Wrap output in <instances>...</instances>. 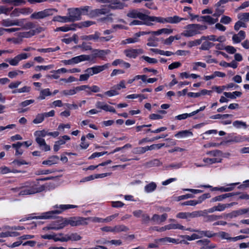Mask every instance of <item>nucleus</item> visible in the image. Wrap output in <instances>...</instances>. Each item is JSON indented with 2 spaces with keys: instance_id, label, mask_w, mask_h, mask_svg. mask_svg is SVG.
<instances>
[{
  "instance_id": "f257e3e1",
  "label": "nucleus",
  "mask_w": 249,
  "mask_h": 249,
  "mask_svg": "<svg viewBox=\"0 0 249 249\" xmlns=\"http://www.w3.org/2000/svg\"><path fill=\"white\" fill-rule=\"evenodd\" d=\"M207 28L206 25H201L197 24H189L186 27L187 30L182 35L186 37L193 36L196 35L200 34L199 30H204Z\"/></svg>"
},
{
  "instance_id": "f03ea898",
  "label": "nucleus",
  "mask_w": 249,
  "mask_h": 249,
  "mask_svg": "<svg viewBox=\"0 0 249 249\" xmlns=\"http://www.w3.org/2000/svg\"><path fill=\"white\" fill-rule=\"evenodd\" d=\"M149 18L153 21H157L161 23H169L171 24H176L179 22L181 20H186V18H180L178 16H175L173 17H169L166 18L162 17H157L154 16H149Z\"/></svg>"
},
{
  "instance_id": "7ed1b4c3",
  "label": "nucleus",
  "mask_w": 249,
  "mask_h": 249,
  "mask_svg": "<svg viewBox=\"0 0 249 249\" xmlns=\"http://www.w3.org/2000/svg\"><path fill=\"white\" fill-rule=\"evenodd\" d=\"M56 12H57V10L55 9H46L43 11L33 13L30 16V18L31 19L39 20L53 15L54 13Z\"/></svg>"
},
{
  "instance_id": "20e7f679",
  "label": "nucleus",
  "mask_w": 249,
  "mask_h": 249,
  "mask_svg": "<svg viewBox=\"0 0 249 249\" xmlns=\"http://www.w3.org/2000/svg\"><path fill=\"white\" fill-rule=\"evenodd\" d=\"M92 53L91 54L89 55L90 58L89 61L94 63L96 58L99 57L103 59L106 55L110 53V51L109 50L94 49L92 50Z\"/></svg>"
},
{
  "instance_id": "39448f33",
  "label": "nucleus",
  "mask_w": 249,
  "mask_h": 249,
  "mask_svg": "<svg viewBox=\"0 0 249 249\" xmlns=\"http://www.w3.org/2000/svg\"><path fill=\"white\" fill-rule=\"evenodd\" d=\"M87 219L82 217H73L70 218L69 219H67V224H70L71 226H78L80 225H87Z\"/></svg>"
},
{
  "instance_id": "423d86ee",
  "label": "nucleus",
  "mask_w": 249,
  "mask_h": 249,
  "mask_svg": "<svg viewBox=\"0 0 249 249\" xmlns=\"http://www.w3.org/2000/svg\"><path fill=\"white\" fill-rule=\"evenodd\" d=\"M61 211L54 210L45 213H43L42 215L34 216V217H29L25 219H22L20 220L21 221H25L27 220L32 219H50L53 218V215L55 214H59Z\"/></svg>"
},
{
  "instance_id": "0eeeda50",
  "label": "nucleus",
  "mask_w": 249,
  "mask_h": 249,
  "mask_svg": "<svg viewBox=\"0 0 249 249\" xmlns=\"http://www.w3.org/2000/svg\"><path fill=\"white\" fill-rule=\"evenodd\" d=\"M68 11V17L70 22H74L81 19V17L80 16L78 8L69 9Z\"/></svg>"
},
{
  "instance_id": "6e6552de",
  "label": "nucleus",
  "mask_w": 249,
  "mask_h": 249,
  "mask_svg": "<svg viewBox=\"0 0 249 249\" xmlns=\"http://www.w3.org/2000/svg\"><path fill=\"white\" fill-rule=\"evenodd\" d=\"M127 16L129 18H138L141 20L145 19H146L145 18H149V16L140 12L135 9H133L132 10L129 11L127 14Z\"/></svg>"
},
{
  "instance_id": "1a4fd4ad",
  "label": "nucleus",
  "mask_w": 249,
  "mask_h": 249,
  "mask_svg": "<svg viewBox=\"0 0 249 249\" xmlns=\"http://www.w3.org/2000/svg\"><path fill=\"white\" fill-rule=\"evenodd\" d=\"M24 21V19H16L14 20H11L10 19H5L2 20V25L5 27H9L13 25H17L20 26L23 25Z\"/></svg>"
},
{
  "instance_id": "9d476101",
  "label": "nucleus",
  "mask_w": 249,
  "mask_h": 249,
  "mask_svg": "<svg viewBox=\"0 0 249 249\" xmlns=\"http://www.w3.org/2000/svg\"><path fill=\"white\" fill-rule=\"evenodd\" d=\"M109 12V10L107 8L95 9L89 11V16L90 18L96 17L101 15H106Z\"/></svg>"
},
{
  "instance_id": "9b49d317",
  "label": "nucleus",
  "mask_w": 249,
  "mask_h": 249,
  "mask_svg": "<svg viewBox=\"0 0 249 249\" xmlns=\"http://www.w3.org/2000/svg\"><path fill=\"white\" fill-rule=\"evenodd\" d=\"M33 12V10L30 8H16L11 13V17H18L20 14H28Z\"/></svg>"
},
{
  "instance_id": "f8f14e48",
  "label": "nucleus",
  "mask_w": 249,
  "mask_h": 249,
  "mask_svg": "<svg viewBox=\"0 0 249 249\" xmlns=\"http://www.w3.org/2000/svg\"><path fill=\"white\" fill-rule=\"evenodd\" d=\"M143 53L142 49H127L124 51V53L126 56L129 58H135L139 54H142Z\"/></svg>"
},
{
  "instance_id": "ddd939ff",
  "label": "nucleus",
  "mask_w": 249,
  "mask_h": 249,
  "mask_svg": "<svg viewBox=\"0 0 249 249\" xmlns=\"http://www.w3.org/2000/svg\"><path fill=\"white\" fill-rule=\"evenodd\" d=\"M240 192H236V193H231L223 194V195H220V196H215V197L213 198L211 200V201L216 202V201H222V200H223L226 198H228V197H229L231 196H234L238 195H240Z\"/></svg>"
},
{
  "instance_id": "4468645a",
  "label": "nucleus",
  "mask_w": 249,
  "mask_h": 249,
  "mask_svg": "<svg viewBox=\"0 0 249 249\" xmlns=\"http://www.w3.org/2000/svg\"><path fill=\"white\" fill-rule=\"evenodd\" d=\"M59 218L60 220H59L58 221L61 222L60 224L55 225L54 223V226L49 227L48 229L49 230H59L64 228L65 226L68 225L66 219H63L62 217H60Z\"/></svg>"
},
{
  "instance_id": "2eb2a0df",
  "label": "nucleus",
  "mask_w": 249,
  "mask_h": 249,
  "mask_svg": "<svg viewBox=\"0 0 249 249\" xmlns=\"http://www.w3.org/2000/svg\"><path fill=\"white\" fill-rule=\"evenodd\" d=\"M248 213L247 208L239 209L233 211L228 214V216L231 218L236 217L239 215H243Z\"/></svg>"
},
{
  "instance_id": "dca6fc26",
  "label": "nucleus",
  "mask_w": 249,
  "mask_h": 249,
  "mask_svg": "<svg viewBox=\"0 0 249 249\" xmlns=\"http://www.w3.org/2000/svg\"><path fill=\"white\" fill-rule=\"evenodd\" d=\"M161 164L162 162L158 159H154L144 163L143 166L146 168H149L155 166H159Z\"/></svg>"
},
{
  "instance_id": "f3484780",
  "label": "nucleus",
  "mask_w": 249,
  "mask_h": 249,
  "mask_svg": "<svg viewBox=\"0 0 249 249\" xmlns=\"http://www.w3.org/2000/svg\"><path fill=\"white\" fill-rule=\"evenodd\" d=\"M72 58L74 64H77L84 61H89L90 59L89 55L85 54L77 56L72 57Z\"/></svg>"
},
{
  "instance_id": "a211bd4d",
  "label": "nucleus",
  "mask_w": 249,
  "mask_h": 249,
  "mask_svg": "<svg viewBox=\"0 0 249 249\" xmlns=\"http://www.w3.org/2000/svg\"><path fill=\"white\" fill-rule=\"evenodd\" d=\"M77 24L73 23L71 24L70 26H65L63 27H60L55 29V32L62 31V32H68L70 30H74L75 28L77 27Z\"/></svg>"
},
{
  "instance_id": "6ab92c4d",
  "label": "nucleus",
  "mask_w": 249,
  "mask_h": 249,
  "mask_svg": "<svg viewBox=\"0 0 249 249\" xmlns=\"http://www.w3.org/2000/svg\"><path fill=\"white\" fill-rule=\"evenodd\" d=\"M65 236L66 242L69 240L77 241L82 239V237L76 232L72 233L70 235L66 234Z\"/></svg>"
},
{
  "instance_id": "aec40b11",
  "label": "nucleus",
  "mask_w": 249,
  "mask_h": 249,
  "mask_svg": "<svg viewBox=\"0 0 249 249\" xmlns=\"http://www.w3.org/2000/svg\"><path fill=\"white\" fill-rule=\"evenodd\" d=\"M167 217V214L166 213H164L160 216L159 215L155 214L153 215L152 217L151 220L154 222H164Z\"/></svg>"
},
{
  "instance_id": "412c9836",
  "label": "nucleus",
  "mask_w": 249,
  "mask_h": 249,
  "mask_svg": "<svg viewBox=\"0 0 249 249\" xmlns=\"http://www.w3.org/2000/svg\"><path fill=\"white\" fill-rule=\"evenodd\" d=\"M59 160V157L57 156H52L49 157V159L46 160H44L42 162L43 164L52 165L53 164H56Z\"/></svg>"
},
{
  "instance_id": "4be33fe9",
  "label": "nucleus",
  "mask_w": 249,
  "mask_h": 249,
  "mask_svg": "<svg viewBox=\"0 0 249 249\" xmlns=\"http://www.w3.org/2000/svg\"><path fill=\"white\" fill-rule=\"evenodd\" d=\"M173 29L168 28H162L157 31H153L152 33V35L159 36L162 34L169 35L173 33Z\"/></svg>"
},
{
  "instance_id": "5701e85b",
  "label": "nucleus",
  "mask_w": 249,
  "mask_h": 249,
  "mask_svg": "<svg viewBox=\"0 0 249 249\" xmlns=\"http://www.w3.org/2000/svg\"><path fill=\"white\" fill-rule=\"evenodd\" d=\"M109 64H106L102 66H96L93 67H92V73L95 74H97L105 69H107L108 68Z\"/></svg>"
},
{
  "instance_id": "b1692460",
  "label": "nucleus",
  "mask_w": 249,
  "mask_h": 249,
  "mask_svg": "<svg viewBox=\"0 0 249 249\" xmlns=\"http://www.w3.org/2000/svg\"><path fill=\"white\" fill-rule=\"evenodd\" d=\"M193 133L190 130H185L183 131H180L178 132L177 134L175 135V137L176 138H184L189 136H192Z\"/></svg>"
},
{
  "instance_id": "393cba45",
  "label": "nucleus",
  "mask_w": 249,
  "mask_h": 249,
  "mask_svg": "<svg viewBox=\"0 0 249 249\" xmlns=\"http://www.w3.org/2000/svg\"><path fill=\"white\" fill-rule=\"evenodd\" d=\"M38 192V191L36 188H30V189H26L23 190H21L19 193V195L20 196H24L27 195H32Z\"/></svg>"
},
{
  "instance_id": "a878e982",
  "label": "nucleus",
  "mask_w": 249,
  "mask_h": 249,
  "mask_svg": "<svg viewBox=\"0 0 249 249\" xmlns=\"http://www.w3.org/2000/svg\"><path fill=\"white\" fill-rule=\"evenodd\" d=\"M223 94L227 98L233 99H235L236 97H240L242 93L240 91H235L233 92H224Z\"/></svg>"
},
{
  "instance_id": "bb28decb",
  "label": "nucleus",
  "mask_w": 249,
  "mask_h": 249,
  "mask_svg": "<svg viewBox=\"0 0 249 249\" xmlns=\"http://www.w3.org/2000/svg\"><path fill=\"white\" fill-rule=\"evenodd\" d=\"M52 94L49 89H42L40 92V95L37 97L38 100H44L46 96H50Z\"/></svg>"
},
{
  "instance_id": "cd10ccee",
  "label": "nucleus",
  "mask_w": 249,
  "mask_h": 249,
  "mask_svg": "<svg viewBox=\"0 0 249 249\" xmlns=\"http://www.w3.org/2000/svg\"><path fill=\"white\" fill-rule=\"evenodd\" d=\"M99 35H100V34L99 32H96L94 35H91L89 36H82V39L87 40H90L93 39L96 41L99 38Z\"/></svg>"
},
{
  "instance_id": "c85d7f7f",
  "label": "nucleus",
  "mask_w": 249,
  "mask_h": 249,
  "mask_svg": "<svg viewBox=\"0 0 249 249\" xmlns=\"http://www.w3.org/2000/svg\"><path fill=\"white\" fill-rule=\"evenodd\" d=\"M156 188L157 184L155 182H152L144 187V190L147 193H151L155 191Z\"/></svg>"
},
{
  "instance_id": "c756f323",
  "label": "nucleus",
  "mask_w": 249,
  "mask_h": 249,
  "mask_svg": "<svg viewBox=\"0 0 249 249\" xmlns=\"http://www.w3.org/2000/svg\"><path fill=\"white\" fill-rule=\"evenodd\" d=\"M208 213H206V215H203V217H204L205 218V221L206 222H211V221H215L216 220H218L220 218H221V216L219 215H216L214 214L212 215H208Z\"/></svg>"
},
{
  "instance_id": "7c9ffc66",
  "label": "nucleus",
  "mask_w": 249,
  "mask_h": 249,
  "mask_svg": "<svg viewBox=\"0 0 249 249\" xmlns=\"http://www.w3.org/2000/svg\"><path fill=\"white\" fill-rule=\"evenodd\" d=\"M53 21H58L60 22H69V20L68 16H56L53 18Z\"/></svg>"
},
{
  "instance_id": "2f4dec72",
  "label": "nucleus",
  "mask_w": 249,
  "mask_h": 249,
  "mask_svg": "<svg viewBox=\"0 0 249 249\" xmlns=\"http://www.w3.org/2000/svg\"><path fill=\"white\" fill-rule=\"evenodd\" d=\"M206 213L203 211H194L192 213H189V218H194L199 216H203Z\"/></svg>"
},
{
  "instance_id": "473e14b6",
  "label": "nucleus",
  "mask_w": 249,
  "mask_h": 249,
  "mask_svg": "<svg viewBox=\"0 0 249 249\" xmlns=\"http://www.w3.org/2000/svg\"><path fill=\"white\" fill-rule=\"evenodd\" d=\"M165 229H167V230L171 229H180V230H185L184 227L178 224H170L165 226Z\"/></svg>"
},
{
  "instance_id": "72a5a7b5",
  "label": "nucleus",
  "mask_w": 249,
  "mask_h": 249,
  "mask_svg": "<svg viewBox=\"0 0 249 249\" xmlns=\"http://www.w3.org/2000/svg\"><path fill=\"white\" fill-rule=\"evenodd\" d=\"M198 232L200 234L199 236H202V237L203 236H206V237H207L209 238H211V237L215 236L216 235V233H212V231H199V232Z\"/></svg>"
},
{
  "instance_id": "f704fd0d",
  "label": "nucleus",
  "mask_w": 249,
  "mask_h": 249,
  "mask_svg": "<svg viewBox=\"0 0 249 249\" xmlns=\"http://www.w3.org/2000/svg\"><path fill=\"white\" fill-rule=\"evenodd\" d=\"M94 24H95V22L92 21L88 20V21H85L82 22L79 24H77V27H78V28H82V27H89V26H90L92 25H93Z\"/></svg>"
},
{
  "instance_id": "c9c22d12",
  "label": "nucleus",
  "mask_w": 249,
  "mask_h": 249,
  "mask_svg": "<svg viewBox=\"0 0 249 249\" xmlns=\"http://www.w3.org/2000/svg\"><path fill=\"white\" fill-rule=\"evenodd\" d=\"M182 238H185L189 241L193 240L195 239H197L202 237V236H199L198 234L194 233L191 236L185 235L181 236Z\"/></svg>"
},
{
  "instance_id": "e433bc0d",
  "label": "nucleus",
  "mask_w": 249,
  "mask_h": 249,
  "mask_svg": "<svg viewBox=\"0 0 249 249\" xmlns=\"http://www.w3.org/2000/svg\"><path fill=\"white\" fill-rule=\"evenodd\" d=\"M238 18L244 22H247L249 20V13H244L239 14Z\"/></svg>"
},
{
  "instance_id": "4c0bfd02",
  "label": "nucleus",
  "mask_w": 249,
  "mask_h": 249,
  "mask_svg": "<svg viewBox=\"0 0 249 249\" xmlns=\"http://www.w3.org/2000/svg\"><path fill=\"white\" fill-rule=\"evenodd\" d=\"M114 231L121 232V231H128L129 229L124 225H119L116 226L114 228Z\"/></svg>"
},
{
  "instance_id": "58836bf2",
  "label": "nucleus",
  "mask_w": 249,
  "mask_h": 249,
  "mask_svg": "<svg viewBox=\"0 0 249 249\" xmlns=\"http://www.w3.org/2000/svg\"><path fill=\"white\" fill-rule=\"evenodd\" d=\"M108 7L112 10L122 9L124 6V4L122 2L118 3L116 4L108 5Z\"/></svg>"
},
{
  "instance_id": "ea45409f",
  "label": "nucleus",
  "mask_w": 249,
  "mask_h": 249,
  "mask_svg": "<svg viewBox=\"0 0 249 249\" xmlns=\"http://www.w3.org/2000/svg\"><path fill=\"white\" fill-rule=\"evenodd\" d=\"M47 135V131L45 130L36 131L35 133V136L36 137L43 138Z\"/></svg>"
},
{
  "instance_id": "a19ab883",
  "label": "nucleus",
  "mask_w": 249,
  "mask_h": 249,
  "mask_svg": "<svg viewBox=\"0 0 249 249\" xmlns=\"http://www.w3.org/2000/svg\"><path fill=\"white\" fill-rule=\"evenodd\" d=\"M30 90V87L27 86H24L22 88L14 90L12 91L13 93H16L17 92L22 93V92H29Z\"/></svg>"
},
{
  "instance_id": "79ce46f5",
  "label": "nucleus",
  "mask_w": 249,
  "mask_h": 249,
  "mask_svg": "<svg viewBox=\"0 0 249 249\" xmlns=\"http://www.w3.org/2000/svg\"><path fill=\"white\" fill-rule=\"evenodd\" d=\"M210 197L211 196L209 193H206L198 197V199L196 200V202H197V204H199L206 198H210Z\"/></svg>"
},
{
  "instance_id": "37998d69",
  "label": "nucleus",
  "mask_w": 249,
  "mask_h": 249,
  "mask_svg": "<svg viewBox=\"0 0 249 249\" xmlns=\"http://www.w3.org/2000/svg\"><path fill=\"white\" fill-rule=\"evenodd\" d=\"M44 119V116L43 113L38 114L36 115V118L33 120L34 124H37L41 123Z\"/></svg>"
},
{
  "instance_id": "c03bdc74",
  "label": "nucleus",
  "mask_w": 249,
  "mask_h": 249,
  "mask_svg": "<svg viewBox=\"0 0 249 249\" xmlns=\"http://www.w3.org/2000/svg\"><path fill=\"white\" fill-rule=\"evenodd\" d=\"M247 27L246 24L241 20L238 21L234 25V30L238 31L239 30L240 27L246 28Z\"/></svg>"
},
{
  "instance_id": "a18cd8bd",
  "label": "nucleus",
  "mask_w": 249,
  "mask_h": 249,
  "mask_svg": "<svg viewBox=\"0 0 249 249\" xmlns=\"http://www.w3.org/2000/svg\"><path fill=\"white\" fill-rule=\"evenodd\" d=\"M35 35L34 31H32V30H30L29 32H25L20 33V36L21 37H26L28 38L31 37Z\"/></svg>"
},
{
  "instance_id": "49530a36",
  "label": "nucleus",
  "mask_w": 249,
  "mask_h": 249,
  "mask_svg": "<svg viewBox=\"0 0 249 249\" xmlns=\"http://www.w3.org/2000/svg\"><path fill=\"white\" fill-rule=\"evenodd\" d=\"M79 10V13H80V16H81V15H89L88 12L89 11V9L90 8L89 6H86L82 8H78Z\"/></svg>"
},
{
  "instance_id": "de8ad7c7",
  "label": "nucleus",
  "mask_w": 249,
  "mask_h": 249,
  "mask_svg": "<svg viewBox=\"0 0 249 249\" xmlns=\"http://www.w3.org/2000/svg\"><path fill=\"white\" fill-rule=\"evenodd\" d=\"M182 165L181 163H173L168 165L165 166L164 167L165 170H168L170 168L178 169L180 168Z\"/></svg>"
},
{
  "instance_id": "09e8293b",
  "label": "nucleus",
  "mask_w": 249,
  "mask_h": 249,
  "mask_svg": "<svg viewBox=\"0 0 249 249\" xmlns=\"http://www.w3.org/2000/svg\"><path fill=\"white\" fill-rule=\"evenodd\" d=\"M23 29H30L34 28L36 27L35 24L32 22H28L25 24L23 23L22 26H21Z\"/></svg>"
},
{
  "instance_id": "8fccbe9b",
  "label": "nucleus",
  "mask_w": 249,
  "mask_h": 249,
  "mask_svg": "<svg viewBox=\"0 0 249 249\" xmlns=\"http://www.w3.org/2000/svg\"><path fill=\"white\" fill-rule=\"evenodd\" d=\"M164 145V143L153 144L150 146H147L148 150H152L155 149H160Z\"/></svg>"
},
{
  "instance_id": "3c124183",
  "label": "nucleus",
  "mask_w": 249,
  "mask_h": 249,
  "mask_svg": "<svg viewBox=\"0 0 249 249\" xmlns=\"http://www.w3.org/2000/svg\"><path fill=\"white\" fill-rule=\"evenodd\" d=\"M103 243L104 244L110 243L112 245H120L122 244V242L121 240H112L110 241L105 240L103 242Z\"/></svg>"
},
{
  "instance_id": "603ef678",
  "label": "nucleus",
  "mask_w": 249,
  "mask_h": 249,
  "mask_svg": "<svg viewBox=\"0 0 249 249\" xmlns=\"http://www.w3.org/2000/svg\"><path fill=\"white\" fill-rule=\"evenodd\" d=\"M53 66L52 65H48V66H37L36 67L35 70L36 71H40L41 70H50V69L53 68Z\"/></svg>"
},
{
  "instance_id": "864d4df0",
  "label": "nucleus",
  "mask_w": 249,
  "mask_h": 249,
  "mask_svg": "<svg viewBox=\"0 0 249 249\" xmlns=\"http://www.w3.org/2000/svg\"><path fill=\"white\" fill-rule=\"evenodd\" d=\"M6 61V62H8L12 66H17L19 62V60L17 56L13 59H7Z\"/></svg>"
},
{
  "instance_id": "5fc2aeb1",
  "label": "nucleus",
  "mask_w": 249,
  "mask_h": 249,
  "mask_svg": "<svg viewBox=\"0 0 249 249\" xmlns=\"http://www.w3.org/2000/svg\"><path fill=\"white\" fill-rule=\"evenodd\" d=\"M142 58L149 63L156 64L158 62V61L156 59L152 58L148 56L143 55L142 56Z\"/></svg>"
},
{
  "instance_id": "6e6d98bb",
  "label": "nucleus",
  "mask_w": 249,
  "mask_h": 249,
  "mask_svg": "<svg viewBox=\"0 0 249 249\" xmlns=\"http://www.w3.org/2000/svg\"><path fill=\"white\" fill-rule=\"evenodd\" d=\"M77 206L73 205H61L59 206V208H60L62 210H59L60 211L62 212L63 210H65L71 208H77ZM61 212L60 213H61Z\"/></svg>"
},
{
  "instance_id": "4d7b16f0",
  "label": "nucleus",
  "mask_w": 249,
  "mask_h": 249,
  "mask_svg": "<svg viewBox=\"0 0 249 249\" xmlns=\"http://www.w3.org/2000/svg\"><path fill=\"white\" fill-rule=\"evenodd\" d=\"M231 21V18L226 16H223L220 19V22L225 24L230 23Z\"/></svg>"
},
{
  "instance_id": "13d9d810",
  "label": "nucleus",
  "mask_w": 249,
  "mask_h": 249,
  "mask_svg": "<svg viewBox=\"0 0 249 249\" xmlns=\"http://www.w3.org/2000/svg\"><path fill=\"white\" fill-rule=\"evenodd\" d=\"M233 125L237 128H240L241 126H243L244 128H246L247 126L245 123L239 121L234 122L233 123Z\"/></svg>"
},
{
  "instance_id": "bf43d9fd",
  "label": "nucleus",
  "mask_w": 249,
  "mask_h": 249,
  "mask_svg": "<svg viewBox=\"0 0 249 249\" xmlns=\"http://www.w3.org/2000/svg\"><path fill=\"white\" fill-rule=\"evenodd\" d=\"M103 110H104L106 111H109V112H113V113L116 112V110L113 107L110 106L106 104H104V105Z\"/></svg>"
},
{
  "instance_id": "052dcab7",
  "label": "nucleus",
  "mask_w": 249,
  "mask_h": 249,
  "mask_svg": "<svg viewBox=\"0 0 249 249\" xmlns=\"http://www.w3.org/2000/svg\"><path fill=\"white\" fill-rule=\"evenodd\" d=\"M224 49L229 53L233 54L234 53L236 50L232 46H227L224 48Z\"/></svg>"
},
{
  "instance_id": "680f3d73",
  "label": "nucleus",
  "mask_w": 249,
  "mask_h": 249,
  "mask_svg": "<svg viewBox=\"0 0 249 249\" xmlns=\"http://www.w3.org/2000/svg\"><path fill=\"white\" fill-rule=\"evenodd\" d=\"M87 220H90L93 222H103V219L96 217H89L86 218Z\"/></svg>"
},
{
  "instance_id": "e2e57ef3",
  "label": "nucleus",
  "mask_w": 249,
  "mask_h": 249,
  "mask_svg": "<svg viewBox=\"0 0 249 249\" xmlns=\"http://www.w3.org/2000/svg\"><path fill=\"white\" fill-rule=\"evenodd\" d=\"M201 43V40L197 39V40H195L194 41H190L188 43V45L189 47L191 48L193 46H196V45H199Z\"/></svg>"
},
{
  "instance_id": "0e129e2a",
  "label": "nucleus",
  "mask_w": 249,
  "mask_h": 249,
  "mask_svg": "<svg viewBox=\"0 0 249 249\" xmlns=\"http://www.w3.org/2000/svg\"><path fill=\"white\" fill-rule=\"evenodd\" d=\"M105 94L109 97H112L113 96L119 94V92L117 91L115 89L114 90H110L105 92Z\"/></svg>"
},
{
  "instance_id": "69168bd1",
  "label": "nucleus",
  "mask_w": 249,
  "mask_h": 249,
  "mask_svg": "<svg viewBox=\"0 0 249 249\" xmlns=\"http://www.w3.org/2000/svg\"><path fill=\"white\" fill-rule=\"evenodd\" d=\"M177 217L181 219L189 218V213H179L177 215Z\"/></svg>"
},
{
  "instance_id": "338daca9",
  "label": "nucleus",
  "mask_w": 249,
  "mask_h": 249,
  "mask_svg": "<svg viewBox=\"0 0 249 249\" xmlns=\"http://www.w3.org/2000/svg\"><path fill=\"white\" fill-rule=\"evenodd\" d=\"M210 44H211L210 42H204L200 47V49L202 50H208L210 49Z\"/></svg>"
},
{
  "instance_id": "774afa93",
  "label": "nucleus",
  "mask_w": 249,
  "mask_h": 249,
  "mask_svg": "<svg viewBox=\"0 0 249 249\" xmlns=\"http://www.w3.org/2000/svg\"><path fill=\"white\" fill-rule=\"evenodd\" d=\"M181 66V63L179 62H175L172 63L168 66V69L169 70H173L175 68H177Z\"/></svg>"
}]
</instances>
